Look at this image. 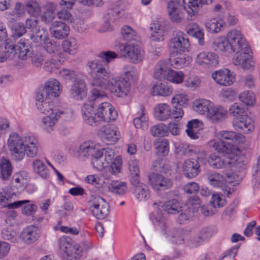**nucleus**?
Instances as JSON below:
<instances>
[{
    "label": "nucleus",
    "mask_w": 260,
    "mask_h": 260,
    "mask_svg": "<svg viewBox=\"0 0 260 260\" xmlns=\"http://www.w3.org/2000/svg\"><path fill=\"white\" fill-rule=\"evenodd\" d=\"M97 56L100 59L88 61L86 70L91 78L90 85L93 88L90 91V99L101 102L106 97L102 89H108L116 96L124 98L131 91V84L129 80L124 78H112L108 64L118 57L115 52L107 51L101 52Z\"/></svg>",
    "instance_id": "f257e3e1"
},
{
    "label": "nucleus",
    "mask_w": 260,
    "mask_h": 260,
    "mask_svg": "<svg viewBox=\"0 0 260 260\" xmlns=\"http://www.w3.org/2000/svg\"><path fill=\"white\" fill-rule=\"evenodd\" d=\"M37 140L34 137L25 138V144L22 138L17 133L10 135L8 140V146L12 158L17 161L22 160L25 154L29 157L36 156L38 151Z\"/></svg>",
    "instance_id": "f03ea898"
},
{
    "label": "nucleus",
    "mask_w": 260,
    "mask_h": 260,
    "mask_svg": "<svg viewBox=\"0 0 260 260\" xmlns=\"http://www.w3.org/2000/svg\"><path fill=\"white\" fill-rule=\"evenodd\" d=\"M118 52L121 57H125L134 63L140 62L144 56L143 50L133 44H119Z\"/></svg>",
    "instance_id": "7ed1b4c3"
},
{
    "label": "nucleus",
    "mask_w": 260,
    "mask_h": 260,
    "mask_svg": "<svg viewBox=\"0 0 260 260\" xmlns=\"http://www.w3.org/2000/svg\"><path fill=\"white\" fill-rule=\"evenodd\" d=\"M90 210L92 215L98 219L106 218L109 214V206L101 197L92 196L88 201Z\"/></svg>",
    "instance_id": "20e7f679"
},
{
    "label": "nucleus",
    "mask_w": 260,
    "mask_h": 260,
    "mask_svg": "<svg viewBox=\"0 0 260 260\" xmlns=\"http://www.w3.org/2000/svg\"><path fill=\"white\" fill-rule=\"evenodd\" d=\"M190 46L188 39L182 31L176 30L170 41L169 47L173 54L180 53L187 51Z\"/></svg>",
    "instance_id": "39448f33"
},
{
    "label": "nucleus",
    "mask_w": 260,
    "mask_h": 260,
    "mask_svg": "<svg viewBox=\"0 0 260 260\" xmlns=\"http://www.w3.org/2000/svg\"><path fill=\"white\" fill-rule=\"evenodd\" d=\"M59 246L65 260L80 259L82 256V249L79 245L71 243L68 239L62 238L59 240Z\"/></svg>",
    "instance_id": "423d86ee"
},
{
    "label": "nucleus",
    "mask_w": 260,
    "mask_h": 260,
    "mask_svg": "<svg viewBox=\"0 0 260 260\" xmlns=\"http://www.w3.org/2000/svg\"><path fill=\"white\" fill-rule=\"evenodd\" d=\"M152 188L156 191H165L170 189L173 184V180L158 173L152 172L148 176Z\"/></svg>",
    "instance_id": "0eeeda50"
},
{
    "label": "nucleus",
    "mask_w": 260,
    "mask_h": 260,
    "mask_svg": "<svg viewBox=\"0 0 260 260\" xmlns=\"http://www.w3.org/2000/svg\"><path fill=\"white\" fill-rule=\"evenodd\" d=\"M226 38L232 48V51L236 54L249 48L242 34L237 29L230 30Z\"/></svg>",
    "instance_id": "6e6552de"
},
{
    "label": "nucleus",
    "mask_w": 260,
    "mask_h": 260,
    "mask_svg": "<svg viewBox=\"0 0 260 260\" xmlns=\"http://www.w3.org/2000/svg\"><path fill=\"white\" fill-rule=\"evenodd\" d=\"M117 114L114 108L109 103H101L98 108L96 118L98 123L100 121L110 122L114 121Z\"/></svg>",
    "instance_id": "1a4fd4ad"
},
{
    "label": "nucleus",
    "mask_w": 260,
    "mask_h": 260,
    "mask_svg": "<svg viewBox=\"0 0 260 260\" xmlns=\"http://www.w3.org/2000/svg\"><path fill=\"white\" fill-rule=\"evenodd\" d=\"M16 197L15 192L7 189H3L0 191V207H7L9 209L17 208L24 203L30 202L29 200L19 201L12 202L13 199Z\"/></svg>",
    "instance_id": "9d476101"
},
{
    "label": "nucleus",
    "mask_w": 260,
    "mask_h": 260,
    "mask_svg": "<svg viewBox=\"0 0 260 260\" xmlns=\"http://www.w3.org/2000/svg\"><path fill=\"white\" fill-rule=\"evenodd\" d=\"M212 78L217 84L223 86H231L236 81L234 73L227 69L214 72L212 74Z\"/></svg>",
    "instance_id": "9b49d317"
},
{
    "label": "nucleus",
    "mask_w": 260,
    "mask_h": 260,
    "mask_svg": "<svg viewBox=\"0 0 260 260\" xmlns=\"http://www.w3.org/2000/svg\"><path fill=\"white\" fill-rule=\"evenodd\" d=\"M241 153V152L239 148L238 152L237 153H230L229 155H232L233 156L227 157L228 165L233 172H242L246 169L247 159L246 157Z\"/></svg>",
    "instance_id": "f8f14e48"
},
{
    "label": "nucleus",
    "mask_w": 260,
    "mask_h": 260,
    "mask_svg": "<svg viewBox=\"0 0 260 260\" xmlns=\"http://www.w3.org/2000/svg\"><path fill=\"white\" fill-rule=\"evenodd\" d=\"M196 63L204 68L215 67L219 62L218 56L212 52H202L197 55Z\"/></svg>",
    "instance_id": "ddd939ff"
},
{
    "label": "nucleus",
    "mask_w": 260,
    "mask_h": 260,
    "mask_svg": "<svg viewBox=\"0 0 260 260\" xmlns=\"http://www.w3.org/2000/svg\"><path fill=\"white\" fill-rule=\"evenodd\" d=\"M251 53L250 48L240 52L233 58L234 63L236 66H241L243 69L245 70H253L254 63L252 60Z\"/></svg>",
    "instance_id": "4468645a"
},
{
    "label": "nucleus",
    "mask_w": 260,
    "mask_h": 260,
    "mask_svg": "<svg viewBox=\"0 0 260 260\" xmlns=\"http://www.w3.org/2000/svg\"><path fill=\"white\" fill-rule=\"evenodd\" d=\"M233 125L236 131L244 133L251 132L254 128L253 121L247 114L239 118H234Z\"/></svg>",
    "instance_id": "2eb2a0df"
},
{
    "label": "nucleus",
    "mask_w": 260,
    "mask_h": 260,
    "mask_svg": "<svg viewBox=\"0 0 260 260\" xmlns=\"http://www.w3.org/2000/svg\"><path fill=\"white\" fill-rule=\"evenodd\" d=\"M167 12L169 19L173 23H178L184 19V13L177 1H171L168 3Z\"/></svg>",
    "instance_id": "dca6fc26"
},
{
    "label": "nucleus",
    "mask_w": 260,
    "mask_h": 260,
    "mask_svg": "<svg viewBox=\"0 0 260 260\" xmlns=\"http://www.w3.org/2000/svg\"><path fill=\"white\" fill-rule=\"evenodd\" d=\"M28 174L25 171L15 173L11 181V188L15 193H20L26 188Z\"/></svg>",
    "instance_id": "f3484780"
},
{
    "label": "nucleus",
    "mask_w": 260,
    "mask_h": 260,
    "mask_svg": "<svg viewBox=\"0 0 260 260\" xmlns=\"http://www.w3.org/2000/svg\"><path fill=\"white\" fill-rule=\"evenodd\" d=\"M99 136L105 143L112 144L118 140L117 128L110 125H106L101 127L98 132Z\"/></svg>",
    "instance_id": "a211bd4d"
},
{
    "label": "nucleus",
    "mask_w": 260,
    "mask_h": 260,
    "mask_svg": "<svg viewBox=\"0 0 260 260\" xmlns=\"http://www.w3.org/2000/svg\"><path fill=\"white\" fill-rule=\"evenodd\" d=\"M209 145L214 150L222 154L237 153L239 151L238 146L230 144L229 142H217L213 140L209 142Z\"/></svg>",
    "instance_id": "6ab92c4d"
},
{
    "label": "nucleus",
    "mask_w": 260,
    "mask_h": 260,
    "mask_svg": "<svg viewBox=\"0 0 260 260\" xmlns=\"http://www.w3.org/2000/svg\"><path fill=\"white\" fill-rule=\"evenodd\" d=\"M72 97L77 100H82L86 96L87 88L83 80L77 79L73 81L70 89Z\"/></svg>",
    "instance_id": "aec40b11"
},
{
    "label": "nucleus",
    "mask_w": 260,
    "mask_h": 260,
    "mask_svg": "<svg viewBox=\"0 0 260 260\" xmlns=\"http://www.w3.org/2000/svg\"><path fill=\"white\" fill-rule=\"evenodd\" d=\"M200 171V165L197 159L191 158L184 161L183 165V172L186 177H195Z\"/></svg>",
    "instance_id": "412c9836"
},
{
    "label": "nucleus",
    "mask_w": 260,
    "mask_h": 260,
    "mask_svg": "<svg viewBox=\"0 0 260 260\" xmlns=\"http://www.w3.org/2000/svg\"><path fill=\"white\" fill-rule=\"evenodd\" d=\"M40 235L39 229L35 225H29L21 232L20 238L26 244H31L37 241Z\"/></svg>",
    "instance_id": "4be33fe9"
},
{
    "label": "nucleus",
    "mask_w": 260,
    "mask_h": 260,
    "mask_svg": "<svg viewBox=\"0 0 260 260\" xmlns=\"http://www.w3.org/2000/svg\"><path fill=\"white\" fill-rule=\"evenodd\" d=\"M227 114V110L224 108L213 103L206 117L212 122L217 123L223 121Z\"/></svg>",
    "instance_id": "5701e85b"
},
{
    "label": "nucleus",
    "mask_w": 260,
    "mask_h": 260,
    "mask_svg": "<svg viewBox=\"0 0 260 260\" xmlns=\"http://www.w3.org/2000/svg\"><path fill=\"white\" fill-rule=\"evenodd\" d=\"M218 136L221 141H227V142L233 145L243 143L245 140L243 135L233 131H221L218 133Z\"/></svg>",
    "instance_id": "b1692460"
},
{
    "label": "nucleus",
    "mask_w": 260,
    "mask_h": 260,
    "mask_svg": "<svg viewBox=\"0 0 260 260\" xmlns=\"http://www.w3.org/2000/svg\"><path fill=\"white\" fill-rule=\"evenodd\" d=\"M90 99V96L89 97ZM89 104H85L82 109L83 117L85 122L89 125L96 124L98 119L96 118V113H95L93 110L94 103H91V102L99 103V102L92 101L90 99ZM100 102V103H101Z\"/></svg>",
    "instance_id": "393cba45"
},
{
    "label": "nucleus",
    "mask_w": 260,
    "mask_h": 260,
    "mask_svg": "<svg viewBox=\"0 0 260 260\" xmlns=\"http://www.w3.org/2000/svg\"><path fill=\"white\" fill-rule=\"evenodd\" d=\"M50 31L51 35L55 38L62 39L68 35L69 28L65 23L55 21L51 24Z\"/></svg>",
    "instance_id": "a878e982"
},
{
    "label": "nucleus",
    "mask_w": 260,
    "mask_h": 260,
    "mask_svg": "<svg viewBox=\"0 0 260 260\" xmlns=\"http://www.w3.org/2000/svg\"><path fill=\"white\" fill-rule=\"evenodd\" d=\"M173 92V88L166 82H156L151 89L153 95L167 96L170 95Z\"/></svg>",
    "instance_id": "bb28decb"
},
{
    "label": "nucleus",
    "mask_w": 260,
    "mask_h": 260,
    "mask_svg": "<svg viewBox=\"0 0 260 260\" xmlns=\"http://www.w3.org/2000/svg\"><path fill=\"white\" fill-rule=\"evenodd\" d=\"M213 103L209 100L199 99L193 102L192 107L194 110L198 113L207 116Z\"/></svg>",
    "instance_id": "cd10ccee"
},
{
    "label": "nucleus",
    "mask_w": 260,
    "mask_h": 260,
    "mask_svg": "<svg viewBox=\"0 0 260 260\" xmlns=\"http://www.w3.org/2000/svg\"><path fill=\"white\" fill-rule=\"evenodd\" d=\"M183 4L189 17L188 19L193 20L198 13L200 0H183Z\"/></svg>",
    "instance_id": "c85d7f7f"
},
{
    "label": "nucleus",
    "mask_w": 260,
    "mask_h": 260,
    "mask_svg": "<svg viewBox=\"0 0 260 260\" xmlns=\"http://www.w3.org/2000/svg\"><path fill=\"white\" fill-rule=\"evenodd\" d=\"M59 117L60 113L58 111H52V113L43 118V127L48 132L50 133L53 129V127Z\"/></svg>",
    "instance_id": "c756f323"
},
{
    "label": "nucleus",
    "mask_w": 260,
    "mask_h": 260,
    "mask_svg": "<svg viewBox=\"0 0 260 260\" xmlns=\"http://www.w3.org/2000/svg\"><path fill=\"white\" fill-rule=\"evenodd\" d=\"M155 116L160 121L168 119L171 114L170 106L165 103L158 104L154 109Z\"/></svg>",
    "instance_id": "7c9ffc66"
},
{
    "label": "nucleus",
    "mask_w": 260,
    "mask_h": 260,
    "mask_svg": "<svg viewBox=\"0 0 260 260\" xmlns=\"http://www.w3.org/2000/svg\"><path fill=\"white\" fill-rule=\"evenodd\" d=\"M100 148L91 142H85L80 145L79 152L84 156H94L99 151Z\"/></svg>",
    "instance_id": "2f4dec72"
},
{
    "label": "nucleus",
    "mask_w": 260,
    "mask_h": 260,
    "mask_svg": "<svg viewBox=\"0 0 260 260\" xmlns=\"http://www.w3.org/2000/svg\"><path fill=\"white\" fill-rule=\"evenodd\" d=\"M217 233V229L213 226H207L202 229L198 236L194 239V242L200 244L209 239Z\"/></svg>",
    "instance_id": "473e14b6"
},
{
    "label": "nucleus",
    "mask_w": 260,
    "mask_h": 260,
    "mask_svg": "<svg viewBox=\"0 0 260 260\" xmlns=\"http://www.w3.org/2000/svg\"><path fill=\"white\" fill-rule=\"evenodd\" d=\"M186 30L189 35L197 38L201 45L204 44V33L197 23L189 24L186 27Z\"/></svg>",
    "instance_id": "72a5a7b5"
},
{
    "label": "nucleus",
    "mask_w": 260,
    "mask_h": 260,
    "mask_svg": "<svg viewBox=\"0 0 260 260\" xmlns=\"http://www.w3.org/2000/svg\"><path fill=\"white\" fill-rule=\"evenodd\" d=\"M130 181L133 185L139 184L140 170L138 161L131 160L128 163Z\"/></svg>",
    "instance_id": "f704fd0d"
},
{
    "label": "nucleus",
    "mask_w": 260,
    "mask_h": 260,
    "mask_svg": "<svg viewBox=\"0 0 260 260\" xmlns=\"http://www.w3.org/2000/svg\"><path fill=\"white\" fill-rule=\"evenodd\" d=\"M202 123L198 119H193L188 122L186 133L191 139L198 138V133L200 129Z\"/></svg>",
    "instance_id": "c9c22d12"
},
{
    "label": "nucleus",
    "mask_w": 260,
    "mask_h": 260,
    "mask_svg": "<svg viewBox=\"0 0 260 260\" xmlns=\"http://www.w3.org/2000/svg\"><path fill=\"white\" fill-rule=\"evenodd\" d=\"M15 54L20 59L26 60L30 57L31 52L28 46L21 40L20 42L14 46V55Z\"/></svg>",
    "instance_id": "e433bc0d"
},
{
    "label": "nucleus",
    "mask_w": 260,
    "mask_h": 260,
    "mask_svg": "<svg viewBox=\"0 0 260 260\" xmlns=\"http://www.w3.org/2000/svg\"><path fill=\"white\" fill-rule=\"evenodd\" d=\"M214 48L222 52H232V48L226 37H221L217 39L213 43Z\"/></svg>",
    "instance_id": "4c0bfd02"
},
{
    "label": "nucleus",
    "mask_w": 260,
    "mask_h": 260,
    "mask_svg": "<svg viewBox=\"0 0 260 260\" xmlns=\"http://www.w3.org/2000/svg\"><path fill=\"white\" fill-rule=\"evenodd\" d=\"M171 70L168 68V64L166 62L160 61L156 67L154 72V76L156 79L158 80H167Z\"/></svg>",
    "instance_id": "58836bf2"
},
{
    "label": "nucleus",
    "mask_w": 260,
    "mask_h": 260,
    "mask_svg": "<svg viewBox=\"0 0 260 260\" xmlns=\"http://www.w3.org/2000/svg\"><path fill=\"white\" fill-rule=\"evenodd\" d=\"M224 23L220 19L212 18L206 20L205 25L207 30L211 33L220 32L224 26Z\"/></svg>",
    "instance_id": "ea45409f"
},
{
    "label": "nucleus",
    "mask_w": 260,
    "mask_h": 260,
    "mask_svg": "<svg viewBox=\"0 0 260 260\" xmlns=\"http://www.w3.org/2000/svg\"><path fill=\"white\" fill-rule=\"evenodd\" d=\"M0 178L3 180H8L12 172V167L10 160L2 157L0 160Z\"/></svg>",
    "instance_id": "a19ab883"
},
{
    "label": "nucleus",
    "mask_w": 260,
    "mask_h": 260,
    "mask_svg": "<svg viewBox=\"0 0 260 260\" xmlns=\"http://www.w3.org/2000/svg\"><path fill=\"white\" fill-rule=\"evenodd\" d=\"M162 208L168 214H176L182 211V206L177 200L171 199L166 202Z\"/></svg>",
    "instance_id": "79ce46f5"
},
{
    "label": "nucleus",
    "mask_w": 260,
    "mask_h": 260,
    "mask_svg": "<svg viewBox=\"0 0 260 260\" xmlns=\"http://www.w3.org/2000/svg\"><path fill=\"white\" fill-rule=\"evenodd\" d=\"M44 88L49 93L51 98L58 96L60 92V83L55 79L48 81Z\"/></svg>",
    "instance_id": "37998d69"
},
{
    "label": "nucleus",
    "mask_w": 260,
    "mask_h": 260,
    "mask_svg": "<svg viewBox=\"0 0 260 260\" xmlns=\"http://www.w3.org/2000/svg\"><path fill=\"white\" fill-rule=\"evenodd\" d=\"M133 186H135L134 193L140 201H144L149 198V190L146 185L141 184L139 181V184Z\"/></svg>",
    "instance_id": "c03bdc74"
},
{
    "label": "nucleus",
    "mask_w": 260,
    "mask_h": 260,
    "mask_svg": "<svg viewBox=\"0 0 260 260\" xmlns=\"http://www.w3.org/2000/svg\"><path fill=\"white\" fill-rule=\"evenodd\" d=\"M1 236L3 239L15 243L18 239V233L13 229L12 225H8L4 228L2 231Z\"/></svg>",
    "instance_id": "a18cd8bd"
},
{
    "label": "nucleus",
    "mask_w": 260,
    "mask_h": 260,
    "mask_svg": "<svg viewBox=\"0 0 260 260\" xmlns=\"http://www.w3.org/2000/svg\"><path fill=\"white\" fill-rule=\"evenodd\" d=\"M121 35L123 40L126 41L139 40V37L136 31L127 25H124L121 28Z\"/></svg>",
    "instance_id": "49530a36"
},
{
    "label": "nucleus",
    "mask_w": 260,
    "mask_h": 260,
    "mask_svg": "<svg viewBox=\"0 0 260 260\" xmlns=\"http://www.w3.org/2000/svg\"><path fill=\"white\" fill-rule=\"evenodd\" d=\"M62 47L64 52L73 55L77 52L79 45L75 38H70L63 42Z\"/></svg>",
    "instance_id": "de8ad7c7"
},
{
    "label": "nucleus",
    "mask_w": 260,
    "mask_h": 260,
    "mask_svg": "<svg viewBox=\"0 0 260 260\" xmlns=\"http://www.w3.org/2000/svg\"><path fill=\"white\" fill-rule=\"evenodd\" d=\"M34 171L43 178H47L49 176V170L46 165L40 160L36 159L32 164Z\"/></svg>",
    "instance_id": "09e8293b"
},
{
    "label": "nucleus",
    "mask_w": 260,
    "mask_h": 260,
    "mask_svg": "<svg viewBox=\"0 0 260 260\" xmlns=\"http://www.w3.org/2000/svg\"><path fill=\"white\" fill-rule=\"evenodd\" d=\"M110 186L111 192L119 195L125 193L127 189L126 182L119 180H112Z\"/></svg>",
    "instance_id": "8fccbe9b"
},
{
    "label": "nucleus",
    "mask_w": 260,
    "mask_h": 260,
    "mask_svg": "<svg viewBox=\"0 0 260 260\" xmlns=\"http://www.w3.org/2000/svg\"><path fill=\"white\" fill-rule=\"evenodd\" d=\"M175 54L172 53V55L170 59L171 65L177 69L182 68L186 66L188 62L185 55L180 53L179 55L175 56Z\"/></svg>",
    "instance_id": "3c124183"
},
{
    "label": "nucleus",
    "mask_w": 260,
    "mask_h": 260,
    "mask_svg": "<svg viewBox=\"0 0 260 260\" xmlns=\"http://www.w3.org/2000/svg\"><path fill=\"white\" fill-rule=\"evenodd\" d=\"M208 162L209 165L214 169L222 168L228 165L227 157L225 159L222 158L214 154L210 156Z\"/></svg>",
    "instance_id": "603ef678"
},
{
    "label": "nucleus",
    "mask_w": 260,
    "mask_h": 260,
    "mask_svg": "<svg viewBox=\"0 0 260 260\" xmlns=\"http://www.w3.org/2000/svg\"><path fill=\"white\" fill-rule=\"evenodd\" d=\"M206 177L211 185L216 187L223 184V177L219 173L215 172H209L206 173Z\"/></svg>",
    "instance_id": "864d4df0"
},
{
    "label": "nucleus",
    "mask_w": 260,
    "mask_h": 260,
    "mask_svg": "<svg viewBox=\"0 0 260 260\" xmlns=\"http://www.w3.org/2000/svg\"><path fill=\"white\" fill-rule=\"evenodd\" d=\"M25 10L30 15H37L41 11L40 4L36 0H28L25 3Z\"/></svg>",
    "instance_id": "5fc2aeb1"
},
{
    "label": "nucleus",
    "mask_w": 260,
    "mask_h": 260,
    "mask_svg": "<svg viewBox=\"0 0 260 260\" xmlns=\"http://www.w3.org/2000/svg\"><path fill=\"white\" fill-rule=\"evenodd\" d=\"M38 109L43 114H49L52 111H58L54 108V105L51 100L44 101L36 103Z\"/></svg>",
    "instance_id": "6e6d98bb"
},
{
    "label": "nucleus",
    "mask_w": 260,
    "mask_h": 260,
    "mask_svg": "<svg viewBox=\"0 0 260 260\" xmlns=\"http://www.w3.org/2000/svg\"><path fill=\"white\" fill-rule=\"evenodd\" d=\"M229 113L234 118H239L247 114L245 107L240 103H234L229 108Z\"/></svg>",
    "instance_id": "4d7b16f0"
},
{
    "label": "nucleus",
    "mask_w": 260,
    "mask_h": 260,
    "mask_svg": "<svg viewBox=\"0 0 260 260\" xmlns=\"http://www.w3.org/2000/svg\"><path fill=\"white\" fill-rule=\"evenodd\" d=\"M102 152L99 151L92 157L91 164L93 168L98 170H102L107 166V162L104 161Z\"/></svg>",
    "instance_id": "13d9d810"
},
{
    "label": "nucleus",
    "mask_w": 260,
    "mask_h": 260,
    "mask_svg": "<svg viewBox=\"0 0 260 260\" xmlns=\"http://www.w3.org/2000/svg\"><path fill=\"white\" fill-rule=\"evenodd\" d=\"M14 56V46L6 43L5 50L0 51V62H4Z\"/></svg>",
    "instance_id": "bf43d9fd"
},
{
    "label": "nucleus",
    "mask_w": 260,
    "mask_h": 260,
    "mask_svg": "<svg viewBox=\"0 0 260 260\" xmlns=\"http://www.w3.org/2000/svg\"><path fill=\"white\" fill-rule=\"evenodd\" d=\"M239 100L247 106H252L255 102V95L251 91L246 90L239 94Z\"/></svg>",
    "instance_id": "052dcab7"
},
{
    "label": "nucleus",
    "mask_w": 260,
    "mask_h": 260,
    "mask_svg": "<svg viewBox=\"0 0 260 260\" xmlns=\"http://www.w3.org/2000/svg\"><path fill=\"white\" fill-rule=\"evenodd\" d=\"M185 75L181 71L171 70L167 77V80L175 84H180L184 79Z\"/></svg>",
    "instance_id": "680f3d73"
},
{
    "label": "nucleus",
    "mask_w": 260,
    "mask_h": 260,
    "mask_svg": "<svg viewBox=\"0 0 260 260\" xmlns=\"http://www.w3.org/2000/svg\"><path fill=\"white\" fill-rule=\"evenodd\" d=\"M153 216L156 222V225L160 229L162 234L165 235L168 226L166 219L158 212L154 213Z\"/></svg>",
    "instance_id": "e2e57ef3"
},
{
    "label": "nucleus",
    "mask_w": 260,
    "mask_h": 260,
    "mask_svg": "<svg viewBox=\"0 0 260 260\" xmlns=\"http://www.w3.org/2000/svg\"><path fill=\"white\" fill-rule=\"evenodd\" d=\"M150 132L153 137H165L168 134L167 127L162 123H159L152 126Z\"/></svg>",
    "instance_id": "0e129e2a"
},
{
    "label": "nucleus",
    "mask_w": 260,
    "mask_h": 260,
    "mask_svg": "<svg viewBox=\"0 0 260 260\" xmlns=\"http://www.w3.org/2000/svg\"><path fill=\"white\" fill-rule=\"evenodd\" d=\"M12 35L14 39L21 37L26 33V28L24 24L21 22L14 23L12 27Z\"/></svg>",
    "instance_id": "69168bd1"
},
{
    "label": "nucleus",
    "mask_w": 260,
    "mask_h": 260,
    "mask_svg": "<svg viewBox=\"0 0 260 260\" xmlns=\"http://www.w3.org/2000/svg\"><path fill=\"white\" fill-rule=\"evenodd\" d=\"M186 206L187 210H190L194 213L201 207L200 199L198 197H191L186 202Z\"/></svg>",
    "instance_id": "338daca9"
},
{
    "label": "nucleus",
    "mask_w": 260,
    "mask_h": 260,
    "mask_svg": "<svg viewBox=\"0 0 260 260\" xmlns=\"http://www.w3.org/2000/svg\"><path fill=\"white\" fill-rule=\"evenodd\" d=\"M85 181L89 184L100 189L105 185V182L103 178L96 175H90L85 178Z\"/></svg>",
    "instance_id": "774afa93"
}]
</instances>
